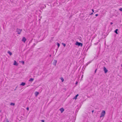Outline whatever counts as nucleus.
<instances>
[{"instance_id": "nucleus-5", "label": "nucleus", "mask_w": 122, "mask_h": 122, "mask_svg": "<svg viewBox=\"0 0 122 122\" xmlns=\"http://www.w3.org/2000/svg\"><path fill=\"white\" fill-rule=\"evenodd\" d=\"M103 70L104 71L105 73H106L108 71V70L107 68L105 67H104L103 68Z\"/></svg>"}, {"instance_id": "nucleus-29", "label": "nucleus", "mask_w": 122, "mask_h": 122, "mask_svg": "<svg viewBox=\"0 0 122 122\" xmlns=\"http://www.w3.org/2000/svg\"><path fill=\"white\" fill-rule=\"evenodd\" d=\"M6 122H9V121H6Z\"/></svg>"}, {"instance_id": "nucleus-13", "label": "nucleus", "mask_w": 122, "mask_h": 122, "mask_svg": "<svg viewBox=\"0 0 122 122\" xmlns=\"http://www.w3.org/2000/svg\"><path fill=\"white\" fill-rule=\"evenodd\" d=\"M8 53L11 56L12 55V53L10 51H8Z\"/></svg>"}, {"instance_id": "nucleus-22", "label": "nucleus", "mask_w": 122, "mask_h": 122, "mask_svg": "<svg viewBox=\"0 0 122 122\" xmlns=\"http://www.w3.org/2000/svg\"><path fill=\"white\" fill-rule=\"evenodd\" d=\"M42 122H44V120H41Z\"/></svg>"}, {"instance_id": "nucleus-15", "label": "nucleus", "mask_w": 122, "mask_h": 122, "mask_svg": "<svg viewBox=\"0 0 122 122\" xmlns=\"http://www.w3.org/2000/svg\"><path fill=\"white\" fill-rule=\"evenodd\" d=\"M61 80L62 82H63L64 81V79L63 78H61Z\"/></svg>"}, {"instance_id": "nucleus-7", "label": "nucleus", "mask_w": 122, "mask_h": 122, "mask_svg": "<svg viewBox=\"0 0 122 122\" xmlns=\"http://www.w3.org/2000/svg\"><path fill=\"white\" fill-rule=\"evenodd\" d=\"M39 93L38 92H36L35 93V94L36 97L39 94Z\"/></svg>"}, {"instance_id": "nucleus-20", "label": "nucleus", "mask_w": 122, "mask_h": 122, "mask_svg": "<svg viewBox=\"0 0 122 122\" xmlns=\"http://www.w3.org/2000/svg\"><path fill=\"white\" fill-rule=\"evenodd\" d=\"M119 10L121 11H122V8H120L119 9Z\"/></svg>"}, {"instance_id": "nucleus-23", "label": "nucleus", "mask_w": 122, "mask_h": 122, "mask_svg": "<svg viewBox=\"0 0 122 122\" xmlns=\"http://www.w3.org/2000/svg\"><path fill=\"white\" fill-rule=\"evenodd\" d=\"M98 14H96L95 15V16H98Z\"/></svg>"}, {"instance_id": "nucleus-26", "label": "nucleus", "mask_w": 122, "mask_h": 122, "mask_svg": "<svg viewBox=\"0 0 122 122\" xmlns=\"http://www.w3.org/2000/svg\"><path fill=\"white\" fill-rule=\"evenodd\" d=\"M93 14V13H92L90 14V15H92Z\"/></svg>"}, {"instance_id": "nucleus-28", "label": "nucleus", "mask_w": 122, "mask_h": 122, "mask_svg": "<svg viewBox=\"0 0 122 122\" xmlns=\"http://www.w3.org/2000/svg\"><path fill=\"white\" fill-rule=\"evenodd\" d=\"M93 112H94V111H93V110H92V113H93Z\"/></svg>"}, {"instance_id": "nucleus-10", "label": "nucleus", "mask_w": 122, "mask_h": 122, "mask_svg": "<svg viewBox=\"0 0 122 122\" xmlns=\"http://www.w3.org/2000/svg\"><path fill=\"white\" fill-rule=\"evenodd\" d=\"M34 79L33 78H31L30 79L29 81L30 82H32L34 80Z\"/></svg>"}, {"instance_id": "nucleus-9", "label": "nucleus", "mask_w": 122, "mask_h": 122, "mask_svg": "<svg viewBox=\"0 0 122 122\" xmlns=\"http://www.w3.org/2000/svg\"><path fill=\"white\" fill-rule=\"evenodd\" d=\"M25 84V82H22L20 84V85H21L22 86H24Z\"/></svg>"}, {"instance_id": "nucleus-19", "label": "nucleus", "mask_w": 122, "mask_h": 122, "mask_svg": "<svg viewBox=\"0 0 122 122\" xmlns=\"http://www.w3.org/2000/svg\"><path fill=\"white\" fill-rule=\"evenodd\" d=\"M21 63H22L23 64H24V61H21L20 62Z\"/></svg>"}, {"instance_id": "nucleus-11", "label": "nucleus", "mask_w": 122, "mask_h": 122, "mask_svg": "<svg viewBox=\"0 0 122 122\" xmlns=\"http://www.w3.org/2000/svg\"><path fill=\"white\" fill-rule=\"evenodd\" d=\"M79 95L78 94H77L76 95V96L75 97L73 98V99L75 100H76L77 98V97Z\"/></svg>"}, {"instance_id": "nucleus-3", "label": "nucleus", "mask_w": 122, "mask_h": 122, "mask_svg": "<svg viewBox=\"0 0 122 122\" xmlns=\"http://www.w3.org/2000/svg\"><path fill=\"white\" fill-rule=\"evenodd\" d=\"M13 65H15V66H17L18 65V63H17V62L15 61H14V62Z\"/></svg>"}, {"instance_id": "nucleus-12", "label": "nucleus", "mask_w": 122, "mask_h": 122, "mask_svg": "<svg viewBox=\"0 0 122 122\" xmlns=\"http://www.w3.org/2000/svg\"><path fill=\"white\" fill-rule=\"evenodd\" d=\"M18 33L19 34H20L21 32V30H18Z\"/></svg>"}, {"instance_id": "nucleus-25", "label": "nucleus", "mask_w": 122, "mask_h": 122, "mask_svg": "<svg viewBox=\"0 0 122 122\" xmlns=\"http://www.w3.org/2000/svg\"><path fill=\"white\" fill-rule=\"evenodd\" d=\"M113 24V23H112V22H111V23H110V24H111V25H112V24Z\"/></svg>"}, {"instance_id": "nucleus-27", "label": "nucleus", "mask_w": 122, "mask_h": 122, "mask_svg": "<svg viewBox=\"0 0 122 122\" xmlns=\"http://www.w3.org/2000/svg\"><path fill=\"white\" fill-rule=\"evenodd\" d=\"M77 83H78L76 81V84H77Z\"/></svg>"}, {"instance_id": "nucleus-1", "label": "nucleus", "mask_w": 122, "mask_h": 122, "mask_svg": "<svg viewBox=\"0 0 122 122\" xmlns=\"http://www.w3.org/2000/svg\"><path fill=\"white\" fill-rule=\"evenodd\" d=\"M105 111L104 110H102L101 113V115L100 116V118L103 117L105 116Z\"/></svg>"}, {"instance_id": "nucleus-21", "label": "nucleus", "mask_w": 122, "mask_h": 122, "mask_svg": "<svg viewBox=\"0 0 122 122\" xmlns=\"http://www.w3.org/2000/svg\"><path fill=\"white\" fill-rule=\"evenodd\" d=\"M26 109L28 111L29 110V108L28 107H27L26 108Z\"/></svg>"}, {"instance_id": "nucleus-4", "label": "nucleus", "mask_w": 122, "mask_h": 122, "mask_svg": "<svg viewBox=\"0 0 122 122\" xmlns=\"http://www.w3.org/2000/svg\"><path fill=\"white\" fill-rule=\"evenodd\" d=\"M57 62V61L56 60H54L53 61V64L55 66H56Z\"/></svg>"}, {"instance_id": "nucleus-18", "label": "nucleus", "mask_w": 122, "mask_h": 122, "mask_svg": "<svg viewBox=\"0 0 122 122\" xmlns=\"http://www.w3.org/2000/svg\"><path fill=\"white\" fill-rule=\"evenodd\" d=\"M57 45L58 46V47L59 48L60 46V45L58 43H57Z\"/></svg>"}, {"instance_id": "nucleus-6", "label": "nucleus", "mask_w": 122, "mask_h": 122, "mask_svg": "<svg viewBox=\"0 0 122 122\" xmlns=\"http://www.w3.org/2000/svg\"><path fill=\"white\" fill-rule=\"evenodd\" d=\"M22 41L24 43H25L26 41V39L24 37H23L22 38Z\"/></svg>"}, {"instance_id": "nucleus-30", "label": "nucleus", "mask_w": 122, "mask_h": 122, "mask_svg": "<svg viewBox=\"0 0 122 122\" xmlns=\"http://www.w3.org/2000/svg\"><path fill=\"white\" fill-rule=\"evenodd\" d=\"M121 67H122V64H121Z\"/></svg>"}, {"instance_id": "nucleus-14", "label": "nucleus", "mask_w": 122, "mask_h": 122, "mask_svg": "<svg viewBox=\"0 0 122 122\" xmlns=\"http://www.w3.org/2000/svg\"><path fill=\"white\" fill-rule=\"evenodd\" d=\"M118 30V29H116L115 31V32L117 34H118V33L117 32V31Z\"/></svg>"}, {"instance_id": "nucleus-16", "label": "nucleus", "mask_w": 122, "mask_h": 122, "mask_svg": "<svg viewBox=\"0 0 122 122\" xmlns=\"http://www.w3.org/2000/svg\"><path fill=\"white\" fill-rule=\"evenodd\" d=\"M62 44L65 47L66 46V45L64 43H62Z\"/></svg>"}, {"instance_id": "nucleus-24", "label": "nucleus", "mask_w": 122, "mask_h": 122, "mask_svg": "<svg viewBox=\"0 0 122 122\" xmlns=\"http://www.w3.org/2000/svg\"><path fill=\"white\" fill-rule=\"evenodd\" d=\"M92 11L93 12H94V10L93 9H92Z\"/></svg>"}, {"instance_id": "nucleus-2", "label": "nucleus", "mask_w": 122, "mask_h": 122, "mask_svg": "<svg viewBox=\"0 0 122 122\" xmlns=\"http://www.w3.org/2000/svg\"><path fill=\"white\" fill-rule=\"evenodd\" d=\"M75 44L77 46H81V47L82 46V44L81 43L79 42H76Z\"/></svg>"}, {"instance_id": "nucleus-8", "label": "nucleus", "mask_w": 122, "mask_h": 122, "mask_svg": "<svg viewBox=\"0 0 122 122\" xmlns=\"http://www.w3.org/2000/svg\"><path fill=\"white\" fill-rule=\"evenodd\" d=\"M60 110L61 112V113H62L64 111V110L63 108H61L60 109Z\"/></svg>"}, {"instance_id": "nucleus-17", "label": "nucleus", "mask_w": 122, "mask_h": 122, "mask_svg": "<svg viewBox=\"0 0 122 122\" xmlns=\"http://www.w3.org/2000/svg\"><path fill=\"white\" fill-rule=\"evenodd\" d=\"M10 105L12 106H14L15 105V104L13 103H11Z\"/></svg>"}]
</instances>
